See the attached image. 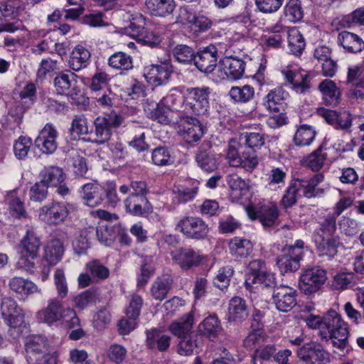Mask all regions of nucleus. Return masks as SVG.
I'll return each instance as SVG.
<instances>
[{
  "label": "nucleus",
  "mask_w": 364,
  "mask_h": 364,
  "mask_svg": "<svg viewBox=\"0 0 364 364\" xmlns=\"http://www.w3.org/2000/svg\"><path fill=\"white\" fill-rule=\"evenodd\" d=\"M322 332L321 338L331 341L334 348L341 351L348 346V326L341 316L334 310L328 311L323 316V323L321 324Z\"/></svg>",
  "instance_id": "f257e3e1"
},
{
  "label": "nucleus",
  "mask_w": 364,
  "mask_h": 364,
  "mask_svg": "<svg viewBox=\"0 0 364 364\" xmlns=\"http://www.w3.org/2000/svg\"><path fill=\"white\" fill-rule=\"evenodd\" d=\"M225 158L230 166L241 168L252 172L257 168L259 160L255 150L245 148L235 139H231L225 149Z\"/></svg>",
  "instance_id": "f03ea898"
},
{
  "label": "nucleus",
  "mask_w": 364,
  "mask_h": 364,
  "mask_svg": "<svg viewBox=\"0 0 364 364\" xmlns=\"http://www.w3.org/2000/svg\"><path fill=\"white\" fill-rule=\"evenodd\" d=\"M38 318L48 324L63 320L71 328L80 326V318L75 310L72 308H64L58 298L49 299L46 307L38 312Z\"/></svg>",
  "instance_id": "7ed1b4c3"
},
{
  "label": "nucleus",
  "mask_w": 364,
  "mask_h": 364,
  "mask_svg": "<svg viewBox=\"0 0 364 364\" xmlns=\"http://www.w3.org/2000/svg\"><path fill=\"white\" fill-rule=\"evenodd\" d=\"M210 88L209 87H190L186 90L185 109L196 115H205L210 107Z\"/></svg>",
  "instance_id": "20e7f679"
},
{
  "label": "nucleus",
  "mask_w": 364,
  "mask_h": 364,
  "mask_svg": "<svg viewBox=\"0 0 364 364\" xmlns=\"http://www.w3.org/2000/svg\"><path fill=\"white\" fill-rule=\"evenodd\" d=\"M304 242L297 240L294 245L285 246L282 255L277 259V264L282 273L295 272L300 267V260L304 255Z\"/></svg>",
  "instance_id": "39448f33"
},
{
  "label": "nucleus",
  "mask_w": 364,
  "mask_h": 364,
  "mask_svg": "<svg viewBox=\"0 0 364 364\" xmlns=\"http://www.w3.org/2000/svg\"><path fill=\"white\" fill-rule=\"evenodd\" d=\"M299 359L306 364H329L330 353L325 349L323 344L318 341H310L304 343L296 350Z\"/></svg>",
  "instance_id": "423d86ee"
},
{
  "label": "nucleus",
  "mask_w": 364,
  "mask_h": 364,
  "mask_svg": "<svg viewBox=\"0 0 364 364\" xmlns=\"http://www.w3.org/2000/svg\"><path fill=\"white\" fill-rule=\"evenodd\" d=\"M176 230L187 238L203 240L209 232L208 224L200 218L196 216H184L176 225Z\"/></svg>",
  "instance_id": "0eeeda50"
},
{
  "label": "nucleus",
  "mask_w": 364,
  "mask_h": 364,
  "mask_svg": "<svg viewBox=\"0 0 364 364\" xmlns=\"http://www.w3.org/2000/svg\"><path fill=\"white\" fill-rule=\"evenodd\" d=\"M70 214L69 205L63 202H52L39 210L40 219L49 225L64 223Z\"/></svg>",
  "instance_id": "6e6552de"
},
{
  "label": "nucleus",
  "mask_w": 364,
  "mask_h": 364,
  "mask_svg": "<svg viewBox=\"0 0 364 364\" xmlns=\"http://www.w3.org/2000/svg\"><path fill=\"white\" fill-rule=\"evenodd\" d=\"M327 279L326 272L318 267L305 270L300 276L299 287L306 295L317 292Z\"/></svg>",
  "instance_id": "1a4fd4ad"
},
{
  "label": "nucleus",
  "mask_w": 364,
  "mask_h": 364,
  "mask_svg": "<svg viewBox=\"0 0 364 364\" xmlns=\"http://www.w3.org/2000/svg\"><path fill=\"white\" fill-rule=\"evenodd\" d=\"M245 62L240 58L225 56L219 61L218 77L223 80H240L245 74Z\"/></svg>",
  "instance_id": "9d476101"
},
{
  "label": "nucleus",
  "mask_w": 364,
  "mask_h": 364,
  "mask_svg": "<svg viewBox=\"0 0 364 364\" xmlns=\"http://www.w3.org/2000/svg\"><path fill=\"white\" fill-rule=\"evenodd\" d=\"M1 315L4 323L11 328L21 326L24 322V313L17 302L10 298L4 297L1 302Z\"/></svg>",
  "instance_id": "9b49d317"
},
{
  "label": "nucleus",
  "mask_w": 364,
  "mask_h": 364,
  "mask_svg": "<svg viewBox=\"0 0 364 364\" xmlns=\"http://www.w3.org/2000/svg\"><path fill=\"white\" fill-rule=\"evenodd\" d=\"M218 49L215 46L210 44L200 48L194 57L196 67L202 73H211L218 65Z\"/></svg>",
  "instance_id": "f8f14e48"
},
{
  "label": "nucleus",
  "mask_w": 364,
  "mask_h": 364,
  "mask_svg": "<svg viewBox=\"0 0 364 364\" xmlns=\"http://www.w3.org/2000/svg\"><path fill=\"white\" fill-rule=\"evenodd\" d=\"M296 291L288 286H279L274 288L272 301L276 309L282 312H289L296 304Z\"/></svg>",
  "instance_id": "ddd939ff"
},
{
  "label": "nucleus",
  "mask_w": 364,
  "mask_h": 364,
  "mask_svg": "<svg viewBox=\"0 0 364 364\" xmlns=\"http://www.w3.org/2000/svg\"><path fill=\"white\" fill-rule=\"evenodd\" d=\"M317 113L336 129L347 130L351 127L353 117L348 110L336 112L320 107L318 108Z\"/></svg>",
  "instance_id": "4468645a"
},
{
  "label": "nucleus",
  "mask_w": 364,
  "mask_h": 364,
  "mask_svg": "<svg viewBox=\"0 0 364 364\" xmlns=\"http://www.w3.org/2000/svg\"><path fill=\"white\" fill-rule=\"evenodd\" d=\"M58 132L56 128L52 124L48 123L35 139V145L43 153L53 154L58 148Z\"/></svg>",
  "instance_id": "2eb2a0df"
},
{
  "label": "nucleus",
  "mask_w": 364,
  "mask_h": 364,
  "mask_svg": "<svg viewBox=\"0 0 364 364\" xmlns=\"http://www.w3.org/2000/svg\"><path fill=\"white\" fill-rule=\"evenodd\" d=\"M289 94L283 87H277L270 90L264 97L262 105L270 113L278 114L284 110Z\"/></svg>",
  "instance_id": "dca6fc26"
},
{
  "label": "nucleus",
  "mask_w": 364,
  "mask_h": 364,
  "mask_svg": "<svg viewBox=\"0 0 364 364\" xmlns=\"http://www.w3.org/2000/svg\"><path fill=\"white\" fill-rule=\"evenodd\" d=\"M171 73V70L168 64L161 63L147 67L144 75L149 84L160 86L168 81Z\"/></svg>",
  "instance_id": "f3484780"
},
{
  "label": "nucleus",
  "mask_w": 364,
  "mask_h": 364,
  "mask_svg": "<svg viewBox=\"0 0 364 364\" xmlns=\"http://www.w3.org/2000/svg\"><path fill=\"white\" fill-rule=\"evenodd\" d=\"M337 43L348 53L356 54L364 50L363 38L358 34L348 31H343L338 34Z\"/></svg>",
  "instance_id": "a211bd4d"
},
{
  "label": "nucleus",
  "mask_w": 364,
  "mask_h": 364,
  "mask_svg": "<svg viewBox=\"0 0 364 364\" xmlns=\"http://www.w3.org/2000/svg\"><path fill=\"white\" fill-rule=\"evenodd\" d=\"M25 346L27 360L31 363L37 357L46 353L48 343L46 337L41 335H33L26 338Z\"/></svg>",
  "instance_id": "6ab92c4d"
},
{
  "label": "nucleus",
  "mask_w": 364,
  "mask_h": 364,
  "mask_svg": "<svg viewBox=\"0 0 364 364\" xmlns=\"http://www.w3.org/2000/svg\"><path fill=\"white\" fill-rule=\"evenodd\" d=\"M64 252L63 242L58 238H53L45 245L42 261L49 266H55L62 259Z\"/></svg>",
  "instance_id": "aec40b11"
},
{
  "label": "nucleus",
  "mask_w": 364,
  "mask_h": 364,
  "mask_svg": "<svg viewBox=\"0 0 364 364\" xmlns=\"http://www.w3.org/2000/svg\"><path fill=\"white\" fill-rule=\"evenodd\" d=\"M124 204L127 212L135 216H146L152 211L146 196L129 195Z\"/></svg>",
  "instance_id": "412c9836"
},
{
  "label": "nucleus",
  "mask_w": 364,
  "mask_h": 364,
  "mask_svg": "<svg viewBox=\"0 0 364 364\" xmlns=\"http://www.w3.org/2000/svg\"><path fill=\"white\" fill-rule=\"evenodd\" d=\"M287 81L291 85V89L298 94L309 93L311 90V77L309 74L294 73L291 70H284L282 72Z\"/></svg>",
  "instance_id": "4be33fe9"
},
{
  "label": "nucleus",
  "mask_w": 364,
  "mask_h": 364,
  "mask_svg": "<svg viewBox=\"0 0 364 364\" xmlns=\"http://www.w3.org/2000/svg\"><path fill=\"white\" fill-rule=\"evenodd\" d=\"M144 4L150 15L160 18L172 15L176 8L175 0H145Z\"/></svg>",
  "instance_id": "5701e85b"
},
{
  "label": "nucleus",
  "mask_w": 364,
  "mask_h": 364,
  "mask_svg": "<svg viewBox=\"0 0 364 364\" xmlns=\"http://www.w3.org/2000/svg\"><path fill=\"white\" fill-rule=\"evenodd\" d=\"M245 288L250 292H256L258 288L274 289L276 288V279L274 274L264 271L256 276L250 275L245 279Z\"/></svg>",
  "instance_id": "b1692460"
},
{
  "label": "nucleus",
  "mask_w": 364,
  "mask_h": 364,
  "mask_svg": "<svg viewBox=\"0 0 364 364\" xmlns=\"http://www.w3.org/2000/svg\"><path fill=\"white\" fill-rule=\"evenodd\" d=\"M210 147V141H204L196 156L198 166L208 172L215 171L219 165L218 159L215 154L208 151Z\"/></svg>",
  "instance_id": "393cba45"
},
{
  "label": "nucleus",
  "mask_w": 364,
  "mask_h": 364,
  "mask_svg": "<svg viewBox=\"0 0 364 364\" xmlns=\"http://www.w3.org/2000/svg\"><path fill=\"white\" fill-rule=\"evenodd\" d=\"M41 242L34 231L28 230L21 240L19 246L22 257H28L33 259L38 256Z\"/></svg>",
  "instance_id": "a878e982"
},
{
  "label": "nucleus",
  "mask_w": 364,
  "mask_h": 364,
  "mask_svg": "<svg viewBox=\"0 0 364 364\" xmlns=\"http://www.w3.org/2000/svg\"><path fill=\"white\" fill-rule=\"evenodd\" d=\"M146 345L150 349H157L160 352L166 351L171 344V337L159 328H152L146 331Z\"/></svg>",
  "instance_id": "bb28decb"
},
{
  "label": "nucleus",
  "mask_w": 364,
  "mask_h": 364,
  "mask_svg": "<svg viewBox=\"0 0 364 364\" xmlns=\"http://www.w3.org/2000/svg\"><path fill=\"white\" fill-rule=\"evenodd\" d=\"M107 123L106 119L102 116L95 119L93 122L94 129L90 132V134L92 136L90 139L92 143L102 145L110 140L112 132V128Z\"/></svg>",
  "instance_id": "cd10ccee"
},
{
  "label": "nucleus",
  "mask_w": 364,
  "mask_h": 364,
  "mask_svg": "<svg viewBox=\"0 0 364 364\" xmlns=\"http://www.w3.org/2000/svg\"><path fill=\"white\" fill-rule=\"evenodd\" d=\"M76 75L71 72H60L54 78V87L59 95H73L75 92Z\"/></svg>",
  "instance_id": "c85d7f7f"
},
{
  "label": "nucleus",
  "mask_w": 364,
  "mask_h": 364,
  "mask_svg": "<svg viewBox=\"0 0 364 364\" xmlns=\"http://www.w3.org/2000/svg\"><path fill=\"white\" fill-rule=\"evenodd\" d=\"M194 323V314L189 312L177 320L173 321L169 326V330L173 335L178 338L194 333L192 331Z\"/></svg>",
  "instance_id": "c756f323"
},
{
  "label": "nucleus",
  "mask_w": 364,
  "mask_h": 364,
  "mask_svg": "<svg viewBox=\"0 0 364 364\" xmlns=\"http://www.w3.org/2000/svg\"><path fill=\"white\" fill-rule=\"evenodd\" d=\"M318 90L322 95L323 104L329 106H337L341 100L340 89L331 80H324L318 85Z\"/></svg>",
  "instance_id": "7c9ffc66"
},
{
  "label": "nucleus",
  "mask_w": 364,
  "mask_h": 364,
  "mask_svg": "<svg viewBox=\"0 0 364 364\" xmlns=\"http://www.w3.org/2000/svg\"><path fill=\"white\" fill-rule=\"evenodd\" d=\"M84 203L90 207L100 205L104 200L105 190L97 183H87L82 187Z\"/></svg>",
  "instance_id": "2f4dec72"
},
{
  "label": "nucleus",
  "mask_w": 364,
  "mask_h": 364,
  "mask_svg": "<svg viewBox=\"0 0 364 364\" xmlns=\"http://www.w3.org/2000/svg\"><path fill=\"white\" fill-rule=\"evenodd\" d=\"M173 259L183 269L198 266L201 257L191 249H180L172 254Z\"/></svg>",
  "instance_id": "473e14b6"
},
{
  "label": "nucleus",
  "mask_w": 364,
  "mask_h": 364,
  "mask_svg": "<svg viewBox=\"0 0 364 364\" xmlns=\"http://www.w3.org/2000/svg\"><path fill=\"white\" fill-rule=\"evenodd\" d=\"M173 286V278L170 274H163L153 282L150 292L151 296L157 301H163Z\"/></svg>",
  "instance_id": "72a5a7b5"
},
{
  "label": "nucleus",
  "mask_w": 364,
  "mask_h": 364,
  "mask_svg": "<svg viewBox=\"0 0 364 364\" xmlns=\"http://www.w3.org/2000/svg\"><path fill=\"white\" fill-rule=\"evenodd\" d=\"M249 315L245 301L241 297L235 296L229 302L228 319L229 321L240 323Z\"/></svg>",
  "instance_id": "f704fd0d"
},
{
  "label": "nucleus",
  "mask_w": 364,
  "mask_h": 364,
  "mask_svg": "<svg viewBox=\"0 0 364 364\" xmlns=\"http://www.w3.org/2000/svg\"><path fill=\"white\" fill-rule=\"evenodd\" d=\"M316 250L320 256L333 257L337 253L339 240L333 236H326L318 234L314 239Z\"/></svg>",
  "instance_id": "c9c22d12"
},
{
  "label": "nucleus",
  "mask_w": 364,
  "mask_h": 364,
  "mask_svg": "<svg viewBox=\"0 0 364 364\" xmlns=\"http://www.w3.org/2000/svg\"><path fill=\"white\" fill-rule=\"evenodd\" d=\"M90 61V53L83 46H76L70 55L68 65L74 71H79L86 68Z\"/></svg>",
  "instance_id": "e433bc0d"
},
{
  "label": "nucleus",
  "mask_w": 364,
  "mask_h": 364,
  "mask_svg": "<svg viewBox=\"0 0 364 364\" xmlns=\"http://www.w3.org/2000/svg\"><path fill=\"white\" fill-rule=\"evenodd\" d=\"M205 127L196 118H190L183 125L181 132L183 139L187 143L196 142L199 141L204 134Z\"/></svg>",
  "instance_id": "4c0bfd02"
},
{
  "label": "nucleus",
  "mask_w": 364,
  "mask_h": 364,
  "mask_svg": "<svg viewBox=\"0 0 364 364\" xmlns=\"http://www.w3.org/2000/svg\"><path fill=\"white\" fill-rule=\"evenodd\" d=\"M9 286L11 291L22 297H27L31 294L40 291L37 285L32 281L19 277L11 278L9 280Z\"/></svg>",
  "instance_id": "58836bf2"
},
{
  "label": "nucleus",
  "mask_w": 364,
  "mask_h": 364,
  "mask_svg": "<svg viewBox=\"0 0 364 364\" xmlns=\"http://www.w3.org/2000/svg\"><path fill=\"white\" fill-rule=\"evenodd\" d=\"M304 179V196L307 198L321 197L324 195L326 188L318 187V185L324 180L322 173H316L309 179Z\"/></svg>",
  "instance_id": "ea45409f"
},
{
  "label": "nucleus",
  "mask_w": 364,
  "mask_h": 364,
  "mask_svg": "<svg viewBox=\"0 0 364 364\" xmlns=\"http://www.w3.org/2000/svg\"><path fill=\"white\" fill-rule=\"evenodd\" d=\"M198 330L200 335L212 340L222 331V326L218 318L215 315H210L203 320Z\"/></svg>",
  "instance_id": "a19ab883"
},
{
  "label": "nucleus",
  "mask_w": 364,
  "mask_h": 364,
  "mask_svg": "<svg viewBox=\"0 0 364 364\" xmlns=\"http://www.w3.org/2000/svg\"><path fill=\"white\" fill-rule=\"evenodd\" d=\"M186 21L191 28L197 34L207 32L214 26V21L201 13L189 14Z\"/></svg>",
  "instance_id": "79ce46f5"
},
{
  "label": "nucleus",
  "mask_w": 364,
  "mask_h": 364,
  "mask_svg": "<svg viewBox=\"0 0 364 364\" xmlns=\"http://www.w3.org/2000/svg\"><path fill=\"white\" fill-rule=\"evenodd\" d=\"M226 182L230 189L231 196L235 200H240L249 191L248 183L237 174H228Z\"/></svg>",
  "instance_id": "37998d69"
},
{
  "label": "nucleus",
  "mask_w": 364,
  "mask_h": 364,
  "mask_svg": "<svg viewBox=\"0 0 364 364\" xmlns=\"http://www.w3.org/2000/svg\"><path fill=\"white\" fill-rule=\"evenodd\" d=\"M230 254L236 257H247L253 250L252 242L246 238L235 237L229 244Z\"/></svg>",
  "instance_id": "c03bdc74"
},
{
  "label": "nucleus",
  "mask_w": 364,
  "mask_h": 364,
  "mask_svg": "<svg viewBox=\"0 0 364 364\" xmlns=\"http://www.w3.org/2000/svg\"><path fill=\"white\" fill-rule=\"evenodd\" d=\"M304 182V179L300 178H294L291 181L281 200L284 208H291L296 203L299 196V191Z\"/></svg>",
  "instance_id": "a18cd8bd"
},
{
  "label": "nucleus",
  "mask_w": 364,
  "mask_h": 364,
  "mask_svg": "<svg viewBox=\"0 0 364 364\" xmlns=\"http://www.w3.org/2000/svg\"><path fill=\"white\" fill-rule=\"evenodd\" d=\"M166 109L160 102L156 101H152L151 103L147 102L144 106V110L150 119L161 124H168L171 123V119Z\"/></svg>",
  "instance_id": "49530a36"
},
{
  "label": "nucleus",
  "mask_w": 364,
  "mask_h": 364,
  "mask_svg": "<svg viewBox=\"0 0 364 364\" xmlns=\"http://www.w3.org/2000/svg\"><path fill=\"white\" fill-rule=\"evenodd\" d=\"M316 132L315 129L307 124L301 125L294 136V143L297 146H309L315 139Z\"/></svg>",
  "instance_id": "de8ad7c7"
},
{
  "label": "nucleus",
  "mask_w": 364,
  "mask_h": 364,
  "mask_svg": "<svg viewBox=\"0 0 364 364\" xmlns=\"http://www.w3.org/2000/svg\"><path fill=\"white\" fill-rule=\"evenodd\" d=\"M41 181L47 186H57L64 179L63 172L61 168L55 166L45 167L40 173Z\"/></svg>",
  "instance_id": "09e8293b"
},
{
  "label": "nucleus",
  "mask_w": 364,
  "mask_h": 364,
  "mask_svg": "<svg viewBox=\"0 0 364 364\" xmlns=\"http://www.w3.org/2000/svg\"><path fill=\"white\" fill-rule=\"evenodd\" d=\"M200 346V343L198 342V336L197 334L193 333L179 338L177 352L181 355L188 356L194 353H197Z\"/></svg>",
  "instance_id": "8fccbe9b"
},
{
  "label": "nucleus",
  "mask_w": 364,
  "mask_h": 364,
  "mask_svg": "<svg viewBox=\"0 0 364 364\" xmlns=\"http://www.w3.org/2000/svg\"><path fill=\"white\" fill-rule=\"evenodd\" d=\"M283 16L287 21L296 23L304 17V9L299 0H288L283 8Z\"/></svg>",
  "instance_id": "3c124183"
},
{
  "label": "nucleus",
  "mask_w": 364,
  "mask_h": 364,
  "mask_svg": "<svg viewBox=\"0 0 364 364\" xmlns=\"http://www.w3.org/2000/svg\"><path fill=\"white\" fill-rule=\"evenodd\" d=\"M198 184L199 182L195 181L192 182L191 187L175 186L173 189V193L175 195L174 200H177L178 203H183L192 200L198 192Z\"/></svg>",
  "instance_id": "603ef678"
},
{
  "label": "nucleus",
  "mask_w": 364,
  "mask_h": 364,
  "mask_svg": "<svg viewBox=\"0 0 364 364\" xmlns=\"http://www.w3.org/2000/svg\"><path fill=\"white\" fill-rule=\"evenodd\" d=\"M278 217V209L275 203H269L262 205L258 212V220L264 227L272 226Z\"/></svg>",
  "instance_id": "864d4df0"
},
{
  "label": "nucleus",
  "mask_w": 364,
  "mask_h": 364,
  "mask_svg": "<svg viewBox=\"0 0 364 364\" xmlns=\"http://www.w3.org/2000/svg\"><path fill=\"white\" fill-rule=\"evenodd\" d=\"M229 96L235 102L247 103L254 98L255 89L250 85L234 86L230 90Z\"/></svg>",
  "instance_id": "5fc2aeb1"
},
{
  "label": "nucleus",
  "mask_w": 364,
  "mask_h": 364,
  "mask_svg": "<svg viewBox=\"0 0 364 364\" xmlns=\"http://www.w3.org/2000/svg\"><path fill=\"white\" fill-rule=\"evenodd\" d=\"M108 64L112 68L120 70H129L133 68L132 58L124 52L112 54L108 59Z\"/></svg>",
  "instance_id": "6e6d98bb"
},
{
  "label": "nucleus",
  "mask_w": 364,
  "mask_h": 364,
  "mask_svg": "<svg viewBox=\"0 0 364 364\" xmlns=\"http://www.w3.org/2000/svg\"><path fill=\"white\" fill-rule=\"evenodd\" d=\"M306 43L301 33L297 29H291L288 34V48L294 55H300L305 48Z\"/></svg>",
  "instance_id": "4d7b16f0"
},
{
  "label": "nucleus",
  "mask_w": 364,
  "mask_h": 364,
  "mask_svg": "<svg viewBox=\"0 0 364 364\" xmlns=\"http://www.w3.org/2000/svg\"><path fill=\"white\" fill-rule=\"evenodd\" d=\"M23 110L21 107H16L11 109L4 119L2 126L5 129L16 131L21 129V124L23 120Z\"/></svg>",
  "instance_id": "13d9d810"
},
{
  "label": "nucleus",
  "mask_w": 364,
  "mask_h": 364,
  "mask_svg": "<svg viewBox=\"0 0 364 364\" xmlns=\"http://www.w3.org/2000/svg\"><path fill=\"white\" fill-rule=\"evenodd\" d=\"M326 157L327 154L323 153L322 147L319 146L316 151L304 159L303 164L312 171H318L323 167Z\"/></svg>",
  "instance_id": "bf43d9fd"
},
{
  "label": "nucleus",
  "mask_w": 364,
  "mask_h": 364,
  "mask_svg": "<svg viewBox=\"0 0 364 364\" xmlns=\"http://www.w3.org/2000/svg\"><path fill=\"white\" fill-rule=\"evenodd\" d=\"M172 55L174 60L181 64H190L194 61L195 53L192 48L186 45L175 46L172 50Z\"/></svg>",
  "instance_id": "052dcab7"
},
{
  "label": "nucleus",
  "mask_w": 364,
  "mask_h": 364,
  "mask_svg": "<svg viewBox=\"0 0 364 364\" xmlns=\"http://www.w3.org/2000/svg\"><path fill=\"white\" fill-rule=\"evenodd\" d=\"M86 269L90 274L92 279L105 280L109 276V269L105 266L100 260L93 259L86 264Z\"/></svg>",
  "instance_id": "680f3d73"
},
{
  "label": "nucleus",
  "mask_w": 364,
  "mask_h": 364,
  "mask_svg": "<svg viewBox=\"0 0 364 364\" xmlns=\"http://www.w3.org/2000/svg\"><path fill=\"white\" fill-rule=\"evenodd\" d=\"M233 274L234 269L231 266L220 268L213 279L214 286L222 291L226 289L230 285V279Z\"/></svg>",
  "instance_id": "e2e57ef3"
},
{
  "label": "nucleus",
  "mask_w": 364,
  "mask_h": 364,
  "mask_svg": "<svg viewBox=\"0 0 364 364\" xmlns=\"http://www.w3.org/2000/svg\"><path fill=\"white\" fill-rule=\"evenodd\" d=\"M97 300V296L96 292L92 289H87L73 299L75 307L82 310L95 304Z\"/></svg>",
  "instance_id": "0e129e2a"
},
{
  "label": "nucleus",
  "mask_w": 364,
  "mask_h": 364,
  "mask_svg": "<svg viewBox=\"0 0 364 364\" xmlns=\"http://www.w3.org/2000/svg\"><path fill=\"white\" fill-rule=\"evenodd\" d=\"M26 4V0H7L0 6V11L5 16H17L25 9Z\"/></svg>",
  "instance_id": "69168bd1"
},
{
  "label": "nucleus",
  "mask_w": 364,
  "mask_h": 364,
  "mask_svg": "<svg viewBox=\"0 0 364 364\" xmlns=\"http://www.w3.org/2000/svg\"><path fill=\"white\" fill-rule=\"evenodd\" d=\"M10 215L15 218L26 217V210L21 200L16 197V192H11L7 198Z\"/></svg>",
  "instance_id": "338daca9"
},
{
  "label": "nucleus",
  "mask_w": 364,
  "mask_h": 364,
  "mask_svg": "<svg viewBox=\"0 0 364 364\" xmlns=\"http://www.w3.org/2000/svg\"><path fill=\"white\" fill-rule=\"evenodd\" d=\"M32 145V140L30 137L21 136L14 144V152L16 157L20 160L25 159L28 156Z\"/></svg>",
  "instance_id": "774afa93"
}]
</instances>
